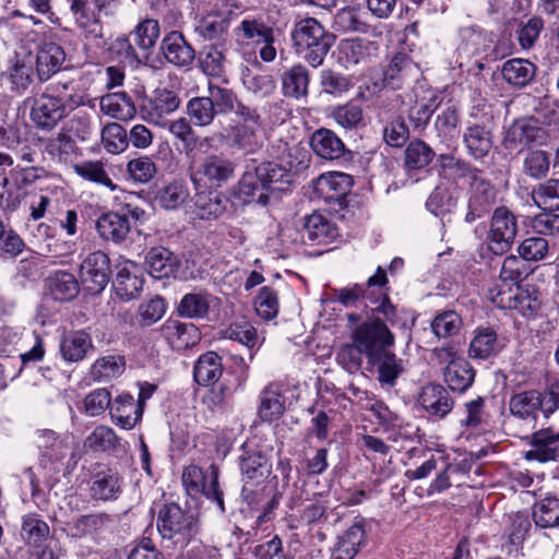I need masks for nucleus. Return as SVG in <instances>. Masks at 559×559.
<instances>
[{
  "label": "nucleus",
  "mask_w": 559,
  "mask_h": 559,
  "mask_svg": "<svg viewBox=\"0 0 559 559\" xmlns=\"http://www.w3.org/2000/svg\"><path fill=\"white\" fill-rule=\"evenodd\" d=\"M190 192L183 180H174L157 193L156 200L166 210H176L187 202Z\"/></svg>",
  "instance_id": "50"
},
{
  "label": "nucleus",
  "mask_w": 559,
  "mask_h": 559,
  "mask_svg": "<svg viewBox=\"0 0 559 559\" xmlns=\"http://www.w3.org/2000/svg\"><path fill=\"white\" fill-rule=\"evenodd\" d=\"M533 520L542 528L559 526V499L547 497L535 503Z\"/></svg>",
  "instance_id": "52"
},
{
  "label": "nucleus",
  "mask_w": 559,
  "mask_h": 559,
  "mask_svg": "<svg viewBox=\"0 0 559 559\" xmlns=\"http://www.w3.org/2000/svg\"><path fill=\"white\" fill-rule=\"evenodd\" d=\"M463 326L461 316L454 310L438 313L431 321V330L438 338L457 335Z\"/></svg>",
  "instance_id": "53"
},
{
  "label": "nucleus",
  "mask_w": 559,
  "mask_h": 559,
  "mask_svg": "<svg viewBox=\"0 0 559 559\" xmlns=\"http://www.w3.org/2000/svg\"><path fill=\"white\" fill-rule=\"evenodd\" d=\"M463 143L468 155L474 159H481L492 148L491 131L484 124L473 123L466 127L463 133Z\"/></svg>",
  "instance_id": "26"
},
{
  "label": "nucleus",
  "mask_w": 559,
  "mask_h": 559,
  "mask_svg": "<svg viewBox=\"0 0 559 559\" xmlns=\"http://www.w3.org/2000/svg\"><path fill=\"white\" fill-rule=\"evenodd\" d=\"M66 61L63 48L52 41L43 43L36 53V72L39 81H48L62 69Z\"/></svg>",
  "instance_id": "19"
},
{
  "label": "nucleus",
  "mask_w": 559,
  "mask_h": 559,
  "mask_svg": "<svg viewBox=\"0 0 559 559\" xmlns=\"http://www.w3.org/2000/svg\"><path fill=\"white\" fill-rule=\"evenodd\" d=\"M35 442L43 455L52 462L63 460L78 445L72 435H59L50 429L38 430Z\"/></svg>",
  "instance_id": "14"
},
{
  "label": "nucleus",
  "mask_w": 559,
  "mask_h": 559,
  "mask_svg": "<svg viewBox=\"0 0 559 559\" xmlns=\"http://www.w3.org/2000/svg\"><path fill=\"white\" fill-rule=\"evenodd\" d=\"M418 402L428 415L437 418H444L454 406V400L448 389L438 383L424 385Z\"/></svg>",
  "instance_id": "17"
},
{
  "label": "nucleus",
  "mask_w": 559,
  "mask_h": 559,
  "mask_svg": "<svg viewBox=\"0 0 559 559\" xmlns=\"http://www.w3.org/2000/svg\"><path fill=\"white\" fill-rule=\"evenodd\" d=\"M373 304L368 319L358 324L350 335L367 359L376 358L394 345L395 337L388 324L394 326L399 322L397 309L386 294Z\"/></svg>",
  "instance_id": "1"
},
{
  "label": "nucleus",
  "mask_w": 559,
  "mask_h": 559,
  "mask_svg": "<svg viewBox=\"0 0 559 559\" xmlns=\"http://www.w3.org/2000/svg\"><path fill=\"white\" fill-rule=\"evenodd\" d=\"M96 229L104 240L120 243L129 235L131 225L130 221L120 211L108 212L97 219Z\"/></svg>",
  "instance_id": "24"
},
{
  "label": "nucleus",
  "mask_w": 559,
  "mask_h": 559,
  "mask_svg": "<svg viewBox=\"0 0 559 559\" xmlns=\"http://www.w3.org/2000/svg\"><path fill=\"white\" fill-rule=\"evenodd\" d=\"M436 157V152L423 140H413L404 152V166L408 171L426 168Z\"/></svg>",
  "instance_id": "46"
},
{
  "label": "nucleus",
  "mask_w": 559,
  "mask_h": 559,
  "mask_svg": "<svg viewBox=\"0 0 559 559\" xmlns=\"http://www.w3.org/2000/svg\"><path fill=\"white\" fill-rule=\"evenodd\" d=\"M310 82L309 70L301 63L294 64L281 75L284 96L299 99L308 95Z\"/></svg>",
  "instance_id": "27"
},
{
  "label": "nucleus",
  "mask_w": 559,
  "mask_h": 559,
  "mask_svg": "<svg viewBox=\"0 0 559 559\" xmlns=\"http://www.w3.org/2000/svg\"><path fill=\"white\" fill-rule=\"evenodd\" d=\"M180 105L178 94L166 87H158L145 97L140 106L142 118L155 126L166 127L167 116L175 112Z\"/></svg>",
  "instance_id": "10"
},
{
  "label": "nucleus",
  "mask_w": 559,
  "mask_h": 559,
  "mask_svg": "<svg viewBox=\"0 0 559 559\" xmlns=\"http://www.w3.org/2000/svg\"><path fill=\"white\" fill-rule=\"evenodd\" d=\"M117 295L122 300L136 298L143 287V280L131 272L126 264L121 266L114 283Z\"/></svg>",
  "instance_id": "51"
},
{
  "label": "nucleus",
  "mask_w": 559,
  "mask_h": 559,
  "mask_svg": "<svg viewBox=\"0 0 559 559\" xmlns=\"http://www.w3.org/2000/svg\"><path fill=\"white\" fill-rule=\"evenodd\" d=\"M93 348L92 338L83 330L69 333L60 344V352L67 361L78 362Z\"/></svg>",
  "instance_id": "38"
},
{
  "label": "nucleus",
  "mask_w": 559,
  "mask_h": 559,
  "mask_svg": "<svg viewBox=\"0 0 559 559\" xmlns=\"http://www.w3.org/2000/svg\"><path fill=\"white\" fill-rule=\"evenodd\" d=\"M111 275L110 259L103 251L90 253L80 265V278L91 294L102 293Z\"/></svg>",
  "instance_id": "11"
},
{
  "label": "nucleus",
  "mask_w": 559,
  "mask_h": 559,
  "mask_svg": "<svg viewBox=\"0 0 559 559\" xmlns=\"http://www.w3.org/2000/svg\"><path fill=\"white\" fill-rule=\"evenodd\" d=\"M32 58H20L19 55H16L15 60L7 73L3 74V78L9 81L11 91L21 94L26 91V88L32 83Z\"/></svg>",
  "instance_id": "45"
},
{
  "label": "nucleus",
  "mask_w": 559,
  "mask_h": 559,
  "mask_svg": "<svg viewBox=\"0 0 559 559\" xmlns=\"http://www.w3.org/2000/svg\"><path fill=\"white\" fill-rule=\"evenodd\" d=\"M366 544V521L365 519H356L353 525H350L344 534L337 537V542L335 545L338 547L346 549L350 552L357 554L360 551L361 547Z\"/></svg>",
  "instance_id": "59"
},
{
  "label": "nucleus",
  "mask_w": 559,
  "mask_h": 559,
  "mask_svg": "<svg viewBox=\"0 0 559 559\" xmlns=\"http://www.w3.org/2000/svg\"><path fill=\"white\" fill-rule=\"evenodd\" d=\"M210 310V295L203 293L186 294L177 306V313L182 318L203 319Z\"/></svg>",
  "instance_id": "48"
},
{
  "label": "nucleus",
  "mask_w": 559,
  "mask_h": 559,
  "mask_svg": "<svg viewBox=\"0 0 559 559\" xmlns=\"http://www.w3.org/2000/svg\"><path fill=\"white\" fill-rule=\"evenodd\" d=\"M530 273V265L521 255L510 254L503 260L499 277L504 283L519 285Z\"/></svg>",
  "instance_id": "57"
},
{
  "label": "nucleus",
  "mask_w": 559,
  "mask_h": 559,
  "mask_svg": "<svg viewBox=\"0 0 559 559\" xmlns=\"http://www.w3.org/2000/svg\"><path fill=\"white\" fill-rule=\"evenodd\" d=\"M439 164V175L447 180L459 181L461 179H468L481 175L483 170L473 167L469 162L456 157L453 154H440L437 156Z\"/></svg>",
  "instance_id": "25"
},
{
  "label": "nucleus",
  "mask_w": 559,
  "mask_h": 559,
  "mask_svg": "<svg viewBox=\"0 0 559 559\" xmlns=\"http://www.w3.org/2000/svg\"><path fill=\"white\" fill-rule=\"evenodd\" d=\"M160 50L165 59L176 67H188L195 58L194 49L179 32L167 34L160 43Z\"/></svg>",
  "instance_id": "21"
},
{
  "label": "nucleus",
  "mask_w": 559,
  "mask_h": 559,
  "mask_svg": "<svg viewBox=\"0 0 559 559\" xmlns=\"http://www.w3.org/2000/svg\"><path fill=\"white\" fill-rule=\"evenodd\" d=\"M100 110L114 118L123 119L128 116L131 117L135 108L127 94L117 93L102 97Z\"/></svg>",
  "instance_id": "55"
},
{
  "label": "nucleus",
  "mask_w": 559,
  "mask_h": 559,
  "mask_svg": "<svg viewBox=\"0 0 559 559\" xmlns=\"http://www.w3.org/2000/svg\"><path fill=\"white\" fill-rule=\"evenodd\" d=\"M206 98L213 104L217 115H226L235 110L237 96L233 90L209 82Z\"/></svg>",
  "instance_id": "56"
},
{
  "label": "nucleus",
  "mask_w": 559,
  "mask_h": 559,
  "mask_svg": "<svg viewBox=\"0 0 559 559\" xmlns=\"http://www.w3.org/2000/svg\"><path fill=\"white\" fill-rule=\"evenodd\" d=\"M156 528L165 547L186 548L200 533L198 513L174 501L157 506Z\"/></svg>",
  "instance_id": "2"
},
{
  "label": "nucleus",
  "mask_w": 559,
  "mask_h": 559,
  "mask_svg": "<svg viewBox=\"0 0 559 559\" xmlns=\"http://www.w3.org/2000/svg\"><path fill=\"white\" fill-rule=\"evenodd\" d=\"M166 312V304L159 296H155L140 304L138 308V323L145 328L160 320Z\"/></svg>",
  "instance_id": "64"
},
{
  "label": "nucleus",
  "mask_w": 559,
  "mask_h": 559,
  "mask_svg": "<svg viewBox=\"0 0 559 559\" xmlns=\"http://www.w3.org/2000/svg\"><path fill=\"white\" fill-rule=\"evenodd\" d=\"M544 394L536 390H530L514 394L510 400V412L512 415L526 419L535 418L538 411L544 413Z\"/></svg>",
  "instance_id": "31"
},
{
  "label": "nucleus",
  "mask_w": 559,
  "mask_h": 559,
  "mask_svg": "<svg viewBox=\"0 0 559 559\" xmlns=\"http://www.w3.org/2000/svg\"><path fill=\"white\" fill-rule=\"evenodd\" d=\"M518 230L516 216L508 207L495 209L486 238L488 249L498 255L508 252L514 243Z\"/></svg>",
  "instance_id": "8"
},
{
  "label": "nucleus",
  "mask_w": 559,
  "mask_h": 559,
  "mask_svg": "<svg viewBox=\"0 0 559 559\" xmlns=\"http://www.w3.org/2000/svg\"><path fill=\"white\" fill-rule=\"evenodd\" d=\"M143 406L129 393L118 395L110 406L114 423L123 429H132L142 418Z\"/></svg>",
  "instance_id": "23"
},
{
  "label": "nucleus",
  "mask_w": 559,
  "mask_h": 559,
  "mask_svg": "<svg viewBox=\"0 0 559 559\" xmlns=\"http://www.w3.org/2000/svg\"><path fill=\"white\" fill-rule=\"evenodd\" d=\"M310 146L319 157L326 160H337L350 153L336 133L325 128L312 133Z\"/></svg>",
  "instance_id": "20"
},
{
  "label": "nucleus",
  "mask_w": 559,
  "mask_h": 559,
  "mask_svg": "<svg viewBox=\"0 0 559 559\" xmlns=\"http://www.w3.org/2000/svg\"><path fill=\"white\" fill-rule=\"evenodd\" d=\"M223 374L222 358L215 352L201 355L194 364L193 378L200 385L214 384Z\"/></svg>",
  "instance_id": "33"
},
{
  "label": "nucleus",
  "mask_w": 559,
  "mask_h": 559,
  "mask_svg": "<svg viewBox=\"0 0 559 559\" xmlns=\"http://www.w3.org/2000/svg\"><path fill=\"white\" fill-rule=\"evenodd\" d=\"M162 337L174 350H185L201 340V333L193 323L169 318L159 328Z\"/></svg>",
  "instance_id": "13"
},
{
  "label": "nucleus",
  "mask_w": 559,
  "mask_h": 559,
  "mask_svg": "<svg viewBox=\"0 0 559 559\" xmlns=\"http://www.w3.org/2000/svg\"><path fill=\"white\" fill-rule=\"evenodd\" d=\"M372 48L373 43L360 38L343 39L338 45V60L346 69L366 63Z\"/></svg>",
  "instance_id": "35"
},
{
  "label": "nucleus",
  "mask_w": 559,
  "mask_h": 559,
  "mask_svg": "<svg viewBox=\"0 0 559 559\" xmlns=\"http://www.w3.org/2000/svg\"><path fill=\"white\" fill-rule=\"evenodd\" d=\"M102 142L109 153L117 154L127 148L128 133L126 129L117 122L107 123L102 129Z\"/></svg>",
  "instance_id": "63"
},
{
  "label": "nucleus",
  "mask_w": 559,
  "mask_h": 559,
  "mask_svg": "<svg viewBox=\"0 0 559 559\" xmlns=\"http://www.w3.org/2000/svg\"><path fill=\"white\" fill-rule=\"evenodd\" d=\"M45 151L52 159L67 163L76 154L78 146L72 136L61 130L56 136L48 139Z\"/></svg>",
  "instance_id": "49"
},
{
  "label": "nucleus",
  "mask_w": 559,
  "mask_h": 559,
  "mask_svg": "<svg viewBox=\"0 0 559 559\" xmlns=\"http://www.w3.org/2000/svg\"><path fill=\"white\" fill-rule=\"evenodd\" d=\"M536 67L526 59H511L503 63V80L515 87L526 86L535 76Z\"/></svg>",
  "instance_id": "39"
},
{
  "label": "nucleus",
  "mask_w": 559,
  "mask_h": 559,
  "mask_svg": "<svg viewBox=\"0 0 559 559\" xmlns=\"http://www.w3.org/2000/svg\"><path fill=\"white\" fill-rule=\"evenodd\" d=\"M199 63L201 70L207 76H223L226 68L224 46L222 44H210L204 46L199 53Z\"/></svg>",
  "instance_id": "41"
},
{
  "label": "nucleus",
  "mask_w": 559,
  "mask_h": 559,
  "mask_svg": "<svg viewBox=\"0 0 559 559\" xmlns=\"http://www.w3.org/2000/svg\"><path fill=\"white\" fill-rule=\"evenodd\" d=\"M212 105L206 96L191 98L187 104L190 121L197 127L210 126L217 116Z\"/></svg>",
  "instance_id": "58"
},
{
  "label": "nucleus",
  "mask_w": 559,
  "mask_h": 559,
  "mask_svg": "<svg viewBox=\"0 0 559 559\" xmlns=\"http://www.w3.org/2000/svg\"><path fill=\"white\" fill-rule=\"evenodd\" d=\"M532 198L545 211H559V179H548L535 187Z\"/></svg>",
  "instance_id": "54"
},
{
  "label": "nucleus",
  "mask_w": 559,
  "mask_h": 559,
  "mask_svg": "<svg viewBox=\"0 0 559 559\" xmlns=\"http://www.w3.org/2000/svg\"><path fill=\"white\" fill-rule=\"evenodd\" d=\"M352 186V176L332 171L318 177L314 183V191L329 203H341L350 192Z\"/></svg>",
  "instance_id": "16"
},
{
  "label": "nucleus",
  "mask_w": 559,
  "mask_h": 559,
  "mask_svg": "<svg viewBox=\"0 0 559 559\" xmlns=\"http://www.w3.org/2000/svg\"><path fill=\"white\" fill-rule=\"evenodd\" d=\"M121 492V478L111 468H102L92 475L90 493L95 500H115Z\"/></svg>",
  "instance_id": "22"
},
{
  "label": "nucleus",
  "mask_w": 559,
  "mask_h": 559,
  "mask_svg": "<svg viewBox=\"0 0 559 559\" xmlns=\"http://www.w3.org/2000/svg\"><path fill=\"white\" fill-rule=\"evenodd\" d=\"M284 401L278 383L267 384L260 393L259 416L262 420L278 418L284 412Z\"/></svg>",
  "instance_id": "44"
},
{
  "label": "nucleus",
  "mask_w": 559,
  "mask_h": 559,
  "mask_svg": "<svg viewBox=\"0 0 559 559\" xmlns=\"http://www.w3.org/2000/svg\"><path fill=\"white\" fill-rule=\"evenodd\" d=\"M492 40L489 35L475 26L463 27L460 29V44L457 50L467 56H476L485 52Z\"/></svg>",
  "instance_id": "42"
},
{
  "label": "nucleus",
  "mask_w": 559,
  "mask_h": 559,
  "mask_svg": "<svg viewBox=\"0 0 559 559\" xmlns=\"http://www.w3.org/2000/svg\"><path fill=\"white\" fill-rule=\"evenodd\" d=\"M229 27V21L221 14H207L195 26V32L207 40L218 39Z\"/></svg>",
  "instance_id": "61"
},
{
  "label": "nucleus",
  "mask_w": 559,
  "mask_h": 559,
  "mask_svg": "<svg viewBox=\"0 0 559 559\" xmlns=\"http://www.w3.org/2000/svg\"><path fill=\"white\" fill-rule=\"evenodd\" d=\"M306 167V152L298 145L283 144L282 155L277 160H269L259 164L255 176L270 195L276 191H284L294 180V173Z\"/></svg>",
  "instance_id": "4"
},
{
  "label": "nucleus",
  "mask_w": 559,
  "mask_h": 559,
  "mask_svg": "<svg viewBox=\"0 0 559 559\" xmlns=\"http://www.w3.org/2000/svg\"><path fill=\"white\" fill-rule=\"evenodd\" d=\"M50 295L58 301H70L74 299L80 292L79 282L75 276L68 272H56L47 281Z\"/></svg>",
  "instance_id": "43"
},
{
  "label": "nucleus",
  "mask_w": 559,
  "mask_h": 559,
  "mask_svg": "<svg viewBox=\"0 0 559 559\" xmlns=\"http://www.w3.org/2000/svg\"><path fill=\"white\" fill-rule=\"evenodd\" d=\"M235 197L242 202L247 203H257L261 205H266L269 203V194L265 191L264 187L255 176V171H246L238 185L235 189Z\"/></svg>",
  "instance_id": "36"
},
{
  "label": "nucleus",
  "mask_w": 559,
  "mask_h": 559,
  "mask_svg": "<svg viewBox=\"0 0 559 559\" xmlns=\"http://www.w3.org/2000/svg\"><path fill=\"white\" fill-rule=\"evenodd\" d=\"M369 365L377 368L378 380L382 385L393 386L397 378L403 373L402 359L397 358L390 349L379 353L376 358L367 359Z\"/></svg>",
  "instance_id": "30"
},
{
  "label": "nucleus",
  "mask_w": 559,
  "mask_h": 559,
  "mask_svg": "<svg viewBox=\"0 0 559 559\" xmlns=\"http://www.w3.org/2000/svg\"><path fill=\"white\" fill-rule=\"evenodd\" d=\"M126 368L124 357L121 355H109L97 359L91 368V376L99 382L110 381L121 376Z\"/></svg>",
  "instance_id": "47"
},
{
  "label": "nucleus",
  "mask_w": 559,
  "mask_h": 559,
  "mask_svg": "<svg viewBox=\"0 0 559 559\" xmlns=\"http://www.w3.org/2000/svg\"><path fill=\"white\" fill-rule=\"evenodd\" d=\"M71 83L50 84L46 92L36 96L31 108V119L40 130L50 131L66 117V103L61 88L71 90Z\"/></svg>",
  "instance_id": "6"
},
{
  "label": "nucleus",
  "mask_w": 559,
  "mask_h": 559,
  "mask_svg": "<svg viewBox=\"0 0 559 559\" xmlns=\"http://www.w3.org/2000/svg\"><path fill=\"white\" fill-rule=\"evenodd\" d=\"M531 445L532 449L524 454L526 460L540 463L556 461L559 457V431L540 429L532 435Z\"/></svg>",
  "instance_id": "18"
},
{
  "label": "nucleus",
  "mask_w": 559,
  "mask_h": 559,
  "mask_svg": "<svg viewBox=\"0 0 559 559\" xmlns=\"http://www.w3.org/2000/svg\"><path fill=\"white\" fill-rule=\"evenodd\" d=\"M301 236L305 242L328 243L336 236V229L323 215L312 213L304 218Z\"/></svg>",
  "instance_id": "29"
},
{
  "label": "nucleus",
  "mask_w": 559,
  "mask_h": 559,
  "mask_svg": "<svg viewBox=\"0 0 559 559\" xmlns=\"http://www.w3.org/2000/svg\"><path fill=\"white\" fill-rule=\"evenodd\" d=\"M238 464L242 483L241 497L249 506H255L262 500L265 483L272 473V462L261 449L243 444Z\"/></svg>",
  "instance_id": "5"
},
{
  "label": "nucleus",
  "mask_w": 559,
  "mask_h": 559,
  "mask_svg": "<svg viewBox=\"0 0 559 559\" xmlns=\"http://www.w3.org/2000/svg\"><path fill=\"white\" fill-rule=\"evenodd\" d=\"M182 485L189 496L203 495L217 506L221 514L225 513L224 493L219 488L217 466L210 465L207 472L197 465L187 466L182 473Z\"/></svg>",
  "instance_id": "7"
},
{
  "label": "nucleus",
  "mask_w": 559,
  "mask_h": 559,
  "mask_svg": "<svg viewBox=\"0 0 559 559\" xmlns=\"http://www.w3.org/2000/svg\"><path fill=\"white\" fill-rule=\"evenodd\" d=\"M226 138L230 148L243 154H253L262 146L260 127L234 124Z\"/></svg>",
  "instance_id": "28"
},
{
  "label": "nucleus",
  "mask_w": 559,
  "mask_h": 559,
  "mask_svg": "<svg viewBox=\"0 0 559 559\" xmlns=\"http://www.w3.org/2000/svg\"><path fill=\"white\" fill-rule=\"evenodd\" d=\"M75 173L83 179L103 185L111 191L116 190L117 186L110 179L104 168V164L99 160H85L74 165Z\"/></svg>",
  "instance_id": "60"
},
{
  "label": "nucleus",
  "mask_w": 559,
  "mask_h": 559,
  "mask_svg": "<svg viewBox=\"0 0 559 559\" xmlns=\"http://www.w3.org/2000/svg\"><path fill=\"white\" fill-rule=\"evenodd\" d=\"M130 37L140 49L144 51L151 49L159 37L158 22L153 19L142 21L130 34Z\"/></svg>",
  "instance_id": "62"
},
{
  "label": "nucleus",
  "mask_w": 559,
  "mask_h": 559,
  "mask_svg": "<svg viewBox=\"0 0 559 559\" xmlns=\"http://www.w3.org/2000/svg\"><path fill=\"white\" fill-rule=\"evenodd\" d=\"M237 164L223 154L206 156L191 173V181L198 189L200 186L219 188L235 176Z\"/></svg>",
  "instance_id": "9"
},
{
  "label": "nucleus",
  "mask_w": 559,
  "mask_h": 559,
  "mask_svg": "<svg viewBox=\"0 0 559 559\" xmlns=\"http://www.w3.org/2000/svg\"><path fill=\"white\" fill-rule=\"evenodd\" d=\"M146 270L155 278L168 277L175 272L176 258L165 247L152 248L145 258Z\"/></svg>",
  "instance_id": "40"
},
{
  "label": "nucleus",
  "mask_w": 559,
  "mask_h": 559,
  "mask_svg": "<svg viewBox=\"0 0 559 559\" xmlns=\"http://www.w3.org/2000/svg\"><path fill=\"white\" fill-rule=\"evenodd\" d=\"M497 191L495 186L487 178L478 175L469 181L468 211L465 222L473 223L484 217L495 205Z\"/></svg>",
  "instance_id": "12"
},
{
  "label": "nucleus",
  "mask_w": 559,
  "mask_h": 559,
  "mask_svg": "<svg viewBox=\"0 0 559 559\" xmlns=\"http://www.w3.org/2000/svg\"><path fill=\"white\" fill-rule=\"evenodd\" d=\"M290 36L296 53L312 68L323 64L335 39L314 17L295 22Z\"/></svg>",
  "instance_id": "3"
},
{
  "label": "nucleus",
  "mask_w": 559,
  "mask_h": 559,
  "mask_svg": "<svg viewBox=\"0 0 559 559\" xmlns=\"http://www.w3.org/2000/svg\"><path fill=\"white\" fill-rule=\"evenodd\" d=\"M544 135V130L531 119L515 120L506 131L502 144L512 152H521L526 146L537 142Z\"/></svg>",
  "instance_id": "15"
},
{
  "label": "nucleus",
  "mask_w": 559,
  "mask_h": 559,
  "mask_svg": "<svg viewBox=\"0 0 559 559\" xmlns=\"http://www.w3.org/2000/svg\"><path fill=\"white\" fill-rule=\"evenodd\" d=\"M227 199L217 191H201L194 195V214L200 219L218 218L226 211Z\"/></svg>",
  "instance_id": "37"
},
{
  "label": "nucleus",
  "mask_w": 559,
  "mask_h": 559,
  "mask_svg": "<svg viewBox=\"0 0 559 559\" xmlns=\"http://www.w3.org/2000/svg\"><path fill=\"white\" fill-rule=\"evenodd\" d=\"M443 376L452 391L463 393L473 384L475 370L466 359H456L449 361Z\"/></svg>",
  "instance_id": "32"
},
{
  "label": "nucleus",
  "mask_w": 559,
  "mask_h": 559,
  "mask_svg": "<svg viewBox=\"0 0 559 559\" xmlns=\"http://www.w3.org/2000/svg\"><path fill=\"white\" fill-rule=\"evenodd\" d=\"M499 353L497 332L489 326H479L474 331L468 355L474 359H487Z\"/></svg>",
  "instance_id": "34"
}]
</instances>
